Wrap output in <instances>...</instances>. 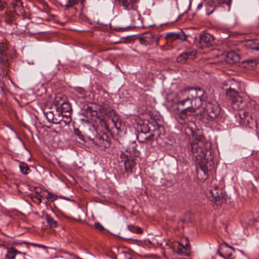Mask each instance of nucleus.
I'll use <instances>...</instances> for the list:
<instances>
[{
  "instance_id": "37",
  "label": "nucleus",
  "mask_w": 259,
  "mask_h": 259,
  "mask_svg": "<svg viewBox=\"0 0 259 259\" xmlns=\"http://www.w3.org/2000/svg\"><path fill=\"white\" fill-rule=\"evenodd\" d=\"M152 137H153V136H152L151 137L149 136L148 137L145 138V139L146 141H150V139H151V138Z\"/></svg>"
},
{
  "instance_id": "31",
  "label": "nucleus",
  "mask_w": 259,
  "mask_h": 259,
  "mask_svg": "<svg viewBox=\"0 0 259 259\" xmlns=\"http://www.w3.org/2000/svg\"><path fill=\"white\" fill-rule=\"evenodd\" d=\"M94 227L96 229L100 231H103L105 230L104 227L99 222L95 223L94 224Z\"/></svg>"
},
{
  "instance_id": "7",
  "label": "nucleus",
  "mask_w": 259,
  "mask_h": 259,
  "mask_svg": "<svg viewBox=\"0 0 259 259\" xmlns=\"http://www.w3.org/2000/svg\"><path fill=\"white\" fill-rule=\"evenodd\" d=\"M209 194L212 197V201L217 205H221L227 202L228 197L226 194L222 190L219 189L217 186L209 190Z\"/></svg>"
},
{
  "instance_id": "34",
  "label": "nucleus",
  "mask_w": 259,
  "mask_h": 259,
  "mask_svg": "<svg viewBox=\"0 0 259 259\" xmlns=\"http://www.w3.org/2000/svg\"><path fill=\"white\" fill-rule=\"evenodd\" d=\"M74 133H75V135H77L80 139H82L81 133L78 130L75 129Z\"/></svg>"
},
{
  "instance_id": "32",
  "label": "nucleus",
  "mask_w": 259,
  "mask_h": 259,
  "mask_svg": "<svg viewBox=\"0 0 259 259\" xmlns=\"http://www.w3.org/2000/svg\"><path fill=\"white\" fill-rule=\"evenodd\" d=\"M177 33H174V32L169 33L167 34L166 37L168 38L172 39L173 40V39H177Z\"/></svg>"
},
{
  "instance_id": "27",
  "label": "nucleus",
  "mask_w": 259,
  "mask_h": 259,
  "mask_svg": "<svg viewBox=\"0 0 259 259\" xmlns=\"http://www.w3.org/2000/svg\"><path fill=\"white\" fill-rule=\"evenodd\" d=\"M87 112H89L91 113L93 116H97L98 118L100 117V116L99 115V113L97 112V111L94 110L93 109V108L90 106H88L87 109Z\"/></svg>"
},
{
  "instance_id": "8",
  "label": "nucleus",
  "mask_w": 259,
  "mask_h": 259,
  "mask_svg": "<svg viewBox=\"0 0 259 259\" xmlns=\"http://www.w3.org/2000/svg\"><path fill=\"white\" fill-rule=\"evenodd\" d=\"M7 49L8 47L6 42L0 43V65L3 69H7L10 66Z\"/></svg>"
},
{
  "instance_id": "29",
  "label": "nucleus",
  "mask_w": 259,
  "mask_h": 259,
  "mask_svg": "<svg viewBox=\"0 0 259 259\" xmlns=\"http://www.w3.org/2000/svg\"><path fill=\"white\" fill-rule=\"evenodd\" d=\"M57 198V196L56 195L49 192L47 200L49 201L53 202V201H55V200H56Z\"/></svg>"
},
{
  "instance_id": "1",
  "label": "nucleus",
  "mask_w": 259,
  "mask_h": 259,
  "mask_svg": "<svg viewBox=\"0 0 259 259\" xmlns=\"http://www.w3.org/2000/svg\"><path fill=\"white\" fill-rule=\"evenodd\" d=\"M186 132L194 138L193 141L188 148L193 156V160L200 164V168L197 170V177L202 181L205 180L208 176L207 171L211 169V165L213 163L211 155V144L206 141L202 136H195L191 127H187Z\"/></svg>"
},
{
  "instance_id": "11",
  "label": "nucleus",
  "mask_w": 259,
  "mask_h": 259,
  "mask_svg": "<svg viewBox=\"0 0 259 259\" xmlns=\"http://www.w3.org/2000/svg\"><path fill=\"white\" fill-rule=\"evenodd\" d=\"M213 40V35L206 32H203L199 37L198 42L201 48L208 47L212 45Z\"/></svg>"
},
{
  "instance_id": "35",
  "label": "nucleus",
  "mask_w": 259,
  "mask_h": 259,
  "mask_svg": "<svg viewBox=\"0 0 259 259\" xmlns=\"http://www.w3.org/2000/svg\"><path fill=\"white\" fill-rule=\"evenodd\" d=\"M154 123L157 125V128L158 130H160L161 129L163 130L164 128V127H163V126L162 125L157 124V123L155 121L154 122Z\"/></svg>"
},
{
  "instance_id": "5",
  "label": "nucleus",
  "mask_w": 259,
  "mask_h": 259,
  "mask_svg": "<svg viewBox=\"0 0 259 259\" xmlns=\"http://www.w3.org/2000/svg\"><path fill=\"white\" fill-rule=\"evenodd\" d=\"M205 107H201V113L204 118L208 121L212 120L217 118L220 113L221 109L217 104L203 103Z\"/></svg>"
},
{
  "instance_id": "19",
  "label": "nucleus",
  "mask_w": 259,
  "mask_h": 259,
  "mask_svg": "<svg viewBox=\"0 0 259 259\" xmlns=\"http://www.w3.org/2000/svg\"><path fill=\"white\" fill-rule=\"evenodd\" d=\"M226 94L227 97L231 100V101L234 100V99H236V98H238V97H240L238 92L235 89H232L231 88H230L226 90Z\"/></svg>"
},
{
  "instance_id": "16",
  "label": "nucleus",
  "mask_w": 259,
  "mask_h": 259,
  "mask_svg": "<svg viewBox=\"0 0 259 259\" xmlns=\"http://www.w3.org/2000/svg\"><path fill=\"white\" fill-rule=\"evenodd\" d=\"M58 98L57 97L55 100L54 102L55 105L58 106V108L60 106L62 112L70 113L72 110L71 105L69 103L65 102L64 101L62 103H59L57 100Z\"/></svg>"
},
{
  "instance_id": "2",
  "label": "nucleus",
  "mask_w": 259,
  "mask_h": 259,
  "mask_svg": "<svg viewBox=\"0 0 259 259\" xmlns=\"http://www.w3.org/2000/svg\"><path fill=\"white\" fill-rule=\"evenodd\" d=\"M204 91L200 88L185 89L178 93L173 98L179 107L192 106L199 108L203 105Z\"/></svg>"
},
{
  "instance_id": "38",
  "label": "nucleus",
  "mask_w": 259,
  "mask_h": 259,
  "mask_svg": "<svg viewBox=\"0 0 259 259\" xmlns=\"http://www.w3.org/2000/svg\"><path fill=\"white\" fill-rule=\"evenodd\" d=\"M57 97L58 98V99H57V100H58V102H59V103H61V102H60V100H59V99H61V97H60V96H57V97L55 98V99H56V98H57Z\"/></svg>"
},
{
  "instance_id": "14",
  "label": "nucleus",
  "mask_w": 259,
  "mask_h": 259,
  "mask_svg": "<svg viewBox=\"0 0 259 259\" xmlns=\"http://www.w3.org/2000/svg\"><path fill=\"white\" fill-rule=\"evenodd\" d=\"M231 102V106L235 110H242L246 104V103L243 101L241 97L234 99Z\"/></svg>"
},
{
  "instance_id": "12",
  "label": "nucleus",
  "mask_w": 259,
  "mask_h": 259,
  "mask_svg": "<svg viewBox=\"0 0 259 259\" xmlns=\"http://www.w3.org/2000/svg\"><path fill=\"white\" fill-rule=\"evenodd\" d=\"M99 112L102 115L111 116L112 115H114V118L112 119V122L114 126L117 129L119 130L120 127L118 126V122L115 121V119L117 120V118L116 117V112L113 110L109 106L105 105L101 107L99 109Z\"/></svg>"
},
{
  "instance_id": "26",
  "label": "nucleus",
  "mask_w": 259,
  "mask_h": 259,
  "mask_svg": "<svg viewBox=\"0 0 259 259\" xmlns=\"http://www.w3.org/2000/svg\"><path fill=\"white\" fill-rule=\"evenodd\" d=\"M19 167L22 173L24 175L27 174V171L29 169L27 164L24 163H21L20 164Z\"/></svg>"
},
{
  "instance_id": "13",
  "label": "nucleus",
  "mask_w": 259,
  "mask_h": 259,
  "mask_svg": "<svg viewBox=\"0 0 259 259\" xmlns=\"http://www.w3.org/2000/svg\"><path fill=\"white\" fill-rule=\"evenodd\" d=\"M233 251L234 249L232 247L229 246L227 243H224L221 246L218 253L223 258H229L232 256Z\"/></svg>"
},
{
  "instance_id": "6",
  "label": "nucleus",
  "mask_w": 259,
  "mask_h": 259,
  "mask_svg": "<svg viewBox=\"0 0 259 259\" xmlns=\"http://www.w3.org/2000/svg\"><path fill=\"white\" fill-rule=\"evenodd\" d=\"M44 114L49 122L54 124H62L66 125L70 121V119L69 118L68 120H63L62 118V116L56 110L45 109L44 110Z\"/></svg>"
},
{
  "instance_id": "4",
  "label": "nucleus",
  "mask_w": 259,
  "mask_h": 259,
  "mask_svg": "<svg viewBox=\"0 0 259 259\" xmlns=\"http://www.w3.org/2000/svg\"><path fill=\"white\" fill-rule=\"evenodd\" d=\"M123 9L126 10L130 18L133 21L140 20V14L138 10L139 0H117Z\"/></svg>"
},
{
  "instance_id": "10",
  "label": "nucleus",
  "mask_w": 259,
  "mask_h": 259,
  "mask_svg": "<svg viewBox=\"0 0 259 259\" xmlns=\"http://www.w3.org/2000/svg\"><path fill=\"white\" fill-rule=\"evenodd\" d=\"M182 241L185 242V244L178 242L174 247V250L178 254L188 256L190 253V245L188 238H184Z\"/></svg>"
},
{
  "instance_id": "20",
  "label": "nucleus",
  "mask_w": 259,
  "mask_h": 259,
  "mask_svg": "<svg viewBox=\"0 0 259 259\" xmlns=\"http://www.w3.org/2000/svg\"><path fill=\"white\" fill-rule=\"evenodd\" d=\"M45 220L50 228H56L58 225L57 221L48 214L45 215Z\"/></svg>"
},
{
  "instance_id": "28",
  "label": "nucleus",
  "mask_w": 259,
  "mask_h": 259,
  "mask_svg": "<svg viewBox=\"0 0 259 259\" xmlns=\"http://www.w3.org/2000/svg\"><path fill=\"white\" fill-rule=\"evenodd\" d=\"M186 38H187L186 35L183 31L177 33V39H180L181 40L184 41V40H186Z\"/></svg>"
},
{
  "instance_id": "17",
  "label": "nucleus",
  "mask_w": 259,
  "mask_h": 259,
  "mask_svg": "<svg viewBox=\"0 0 259 259\" xmlns=\"http://www.w3.org/2000/svg\"><path fill=\"white\" fill-rule=\"evenodd\" d=\"M240 61L239 56L235 52H229L226 56V62L229 64H235Z\"/></svg>"
},
{
  "instance_id": "15",
  "label": "nucleus",
  "mask_w": 259,
  "mask_h": 259,
  "mask_svg": "<svg viewBox=\"0 0 259 259\" xmlns=\"http://www.w3.org/2000/svg\"><path fill=\"white\" fill-rule=\"evenodd\" d=\"M195 52L193 51H187L180 55L177 59V61L179 63H184L189 57L195 56Z\"/></svg>"
},
{
  "instance_id": "9",
  "label": "nucleus",
  "mask_w": 259,
  "mask_h": 259,
  "mask_svg": "<svg viewBox=\"0 0 259 259\" xmlns=\"http://www.w3.org/2000/svg\"><path fill=\"white\" fill-rule=\"evenodd\" d=\"M185 109L182 110L179 117L182 120H189V118L201 113V107L195 108L194 106H185Z\"/></svg>"
},
{
  "instance_id": "25",
  "label": "nucleus",
  "mask_w": 259,
  "mask_h": 259,
  "mask_svg": "<svg viewBox=\"0 0 259 259\" xmlns=\"http://www.w3.org/2000/svg\"><path fill=\"white\" fill-rule=\"evenodd\" d=\"M212 2L215 6H217L224 3L227 5H230L231 0H212Z\"/></svg>"
},
{
  "instance_id": "30",
  "label": "nucleus",
  "mask_w": 259,
  "mask_h": 259,
  "mask_svg": "<svg viewBox=\"0 0 259 259\" xmlns=\"http://www.w3.org/2000/svg\"><path fill=\"white\" fill-rule=\"evenodd\" d=\"M40 196L42 198L47 199L49 192L47 190H40Z\"/></svg>"
},
{
  "instance_id": "24",
  "label": "nucleus",
  "mask_w": 259,
  "mask_h": 259,
  "mask_svg": "<svg viewBox=\"0 0 259 259\" xmlns=\"http://www.w3.org/2000/svg\"><path fill=\"white\" fill-rule=\"evenodd\" d=\"M128 229L131 232L133 233H136L139 234H142L143 233L142 229L141 228L137 226L129 225L128 226Z\"/></svg>"
},
{
  "instance_id": "21",
  "label": "nucleus",
  "mask_w": 259,
  "mask_h": 259,
  "mask_svg": "<svg viewBox=\"0 0 259 259\" xmlns=\"http://www.w3.org/2000/svg\"><path fill=\"white\" fill-rule=\"evenodd\" d=\"M18 253H20L21 252L14 248H9L6 254V258L7 259H14Z\"/></svg>"
},
{
  "instance_id": "39",
  "label": "nucleus",
  "mask_w": 259,
  "mask_h": 259,
  "mask_svg": "<svg viewBox=\"0 0 259 259\" xmlns=\"http://www.w3.org/2000/svg\"><path fill=\"white\" fill-rule=\"evenodd\" d=\"M148 35H149V37H152V38L153 37V35L151 33L148 34Z\"/></svg>"
},
{
  "instance_id": "36",
  "label": "nucleus",
  "mask_w": 259,
  "mask_h": 259,
  "mask_svg": "<svg viewBox=\"0 0 259 259\" xmlns=\"http://www.w3.org/2000/svg\"><path fill=\"white\" fill-rule=\"evenodd\" d=\"M256 224L255 225L259 228V218L255 219Z\"/></svg>"
},
{
  "instance_id": "33",
  "label": "nucleus",
  "mask_w": 259,
  "mask_h": 259,
  "mask_svg": "<svg viewBox=\"0 0 259 259\" xmlns=\"http://www.w3.org/2000/svg\"><path fill=\"white\" fill-rule=\"evenodd\" d=\"M6 5L5 0H0V9L3 10Z\"/></svg>"
},
{
  "instance_id": "22",
  "label": "nucleus",
  "mask_w": 259,
  "mask_h": 259,
  "mask_svg": "<svg viewBox=\"0 0 259 259\" xmlns=\"http://www.w3.org/2000/svg\"><path fill=\"white\" fill-rule=\"evenodd\" d=\"M247 46L252 50L259 51V39L249 40Z\"/></svg>"
},
{
  "instance_id": "23",
  "label": "nucleus",
  "mask_w": 259,
  "mask_h": 259,
  "mask_svg": "<svg viewBox=\"0 0 259 259\" xmlns=\"http://www.w3.org/2000/svg\"><path fill=\"white\" fill-rule=\"evenodd\" d=\"M12 6L15 11L17 13L19 12L20 14L22 13L23 8L22 3L19 0H16L12 3Z\"/></svg>"
},
{
  "instance_id": "3",
  "label": "nucleus",
  "mask_w": 259,
  "mask_h": 259,
  "mask_svg": "<svg viewBox=\"0 0 259 259\" xmlns=\"http://www.w3.org/2000/svg\"><path fill=\"white\" fill-rule=\"evenodd\" d=\"M140 152L133 149V153L131 154L128 151L125 152H121L118 157V161L119 163L123 164L126 172L131 174L133 172V169L136 164V159L138 157Z\"/></svg>"
},
{
  "instance_id": "18",
  "label": "nucleus",
  "mask_w": 259,
  "mask_h": 259,
  "mask_svg": "<svg viewBox=\"0 0 259 259\" xmlns=\"http://www.w3.org/2000/svg\"><path fill=\"white\" fill-rule=\"evenodd\" d=\"M85 1V0H67V2L64 5V7L66 9H69L79 5L83 6Z\"/></svg>"
},
{
  "instance_id": "40",
  "label": "nucleus",
  "mask_w": 259,
  "mask_h": 259,
  "mask_svg": "<svg viewBox=\"0 0 259 259\" xmlns=\"http://www.w3.org/2000/svg\"><path fill=\"white\" fill-rule=\"evenodd\" d=\"M256 126L258 128H259V120L256 123Z\"/></svg>"
}]
</instances>
